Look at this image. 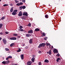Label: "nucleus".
Returning a JSON list of instances; mask_svg holds the SVG:
<instances>
[{"instance_id": "49530a36", "label": "nucleus", "mask_w": 65, "mask_h": 65, "mask_svg": "<svg viewBox=\"0 0 65 65\" xmlns=\"http://www.w3.org/2000/svg\"><path fill=\"white\" fill-rule=\"evenodd\" d=\"M22 2H25V0H23Z\"/></svg>"}, {"instance_id": "bb28decb", "label": "nucleus", "mask_w": 65, "mask_h": 65, "mask_svg": "<svg viewBox=\"0 0 65 65\" xmlns=\"http://www.w3.org/2000/svg\"><path fill=\"white\" fill-rule=\"evenodd\" d=\"M8 58H9H9H12V56H8Z\"/></svg>"}, {"instance_id": "7ed1b4c3", "label": "nucleus", "mask_w": 65, "mask_h": 65, "mask_svg": "<svg viewBox=\"0 0 65 65\" xmlns=\"http://www.w3.org/2000/svg\"><path fill=\"white\" fill-rule=\"evenodd\" d=\"M3 41L5 44L6 43V42H7V41L5 39H3Z\"/></svg>"}, {"instance_id": "ddd939ff", "label": "nucleus", "mask_w": 65, "mask_h": 65, "mask_svg": "<svg viewBox=\"0 0 65 65\" xmlns=\"http://www.w3.org/2000/svg\"><path fill=\"white\" fill-rule=\"evenodd\" d=\"M44 62L46 63H48L49 62V60L47 59H45L44 61Z\"/></svg>"}, {"instance_id": "cd10ccee", "label": "nucleus", "mask_w": 65, "mask_h": 65, "mask_svg": "<svg viewBox=\"0 0 65 65\" xmlns=\"http://www.w3.org/2000/svg\"><path fill=\"white\" fill-rule=\"evenodd\" d=\"M59 60H60V58H58L57 59V62H59Z\"/></svg>"}, {"instance_id": "09e8293b", "label": "nucleus", "mask_w": 65, "mask_h": 65, "mask_svg": "<svg viewBox=\"0 0 65 65\" xmlns=\"http://www.w3.org/2000/svg\"><path fill=\"white\" fill-rule=\"evenodd\" d=\"M3 34V33H2V32H1V33H0V34L1 35H2Z\"/></svg>"}, {"instance_id": "f03ea898", "label": "nucleus", "mask_w": 65, "mask_h": 65, "mask_svg": "<svg viewBox=\"0 0 65 65\" xmlns=\"http://www.w3.org/2000/svg\"><path fill=\"white\" fill-rule=\"evenodd\" d=\"M17 14V10H15L12 13V14L13 15H15Z\"/></svg>"}, {"instance_id": "4d7b16f0", "label": "nucleus", "mask_w": 65, "mask_h": 65, "mask_svg": "<svg viewBox=\"0 0 65 65\" xmlns=\"http://www.w3.org/2000/svg\"><path fill=\"white\" fill-rule=\"evenodd\" d=\"M1 0H0V2H1Z\"/></svg>"}, {"instance_id": "39448f33", "label": "nucleus", "mask_w": 65, "mask_h": 65, "mask_svg": "<svg viewBox=\"0 0 65 65\" xmlns=\"http://www.w3.org/2000/svg\"><path fill=\"white\" fill-rule=\"evenodd\" d=\"M10 40H16L17 38L15 37H13L10 38Z\"/></svg>"}, {"instance_id": "dca6fc26", "label": "nucleus", "mask_w": 65, "mask_h": 65, "mask_svg": "<svg viewBox=\"0 0 65 65\" xmlns=\"http://www.w3.org/2000/svg\"><path fill=\"white\" fill-rule=\"evenodd\" d=\"M26 17H22V20H26Z\"/></svg>"}, {"instance_id": "c9c22d12", "label": "nucleus", "mask_w": 65, "mask_h": 65, "mask_svg": "<svg viewBox=\"0 0 65 65\" xmlns=\"http://www.w3.org/2000/svg\"><path fill=\"white\" fill-rule=\"evenodd\" d=\"M6 60H9V58H8V57H7V58H6Z\"/></svg>"}, {"instance_id": "a19ab883", "label": "nucleus", "mask_w": 65, "mask_h": 65, "mask_svg": "<svg viewBox=\"0 0 65 65\" xmlns=\"http://www.w3.org/2000/svg\"><path fill=\"white\" fill-rule=\"evenodd\" d=\"M46 45H47L48 46L50 45V44H48V43H46Z\"/></svg>"}, {"instance_id": "4be33fe9", "label": "nucleus", "mask_w": 65, "mask_h": 65, "mask_svg": "<svg viewBox=\"0 0 65 65\" xmlns=\"http://www.w3.org/2000/svg\"><path fill=\"white\" fill-rule=\"evenodd\" d=\"M19 30L20 31H24V29H19Z\"/></svg>"}, {"instance_id": "473e14b6", "label": "nucleus", "mask_w": 65, "mask_h": 65, "mask_svg": "<svg viewBox=\"0 0 65 65\" xmlns=\"http://www.w3.org/2000/svg\"><path fill=\"white\" fill-rule=\"evenodd\" d=\"M46 39H47V38L46 37H45L44 38V40H46Z\"/></svg>"}, {"instance_id": "c85d7f7f", "label": "nucleus", "mask_w": 65, "mask_h": 65, "mask_svg": "<svg viewBox=\"0 0 65 65\" xmlns=\"http://www.w3.org/2000/svg\"><path fill=\"white\" fill-rule=\"evenodd\" d=\"M21 49H19L18 51H17V52H21Z\"/></svg>"}, {"instance_id": "9b49d317", "label": "nucleus", "mask_w": 65, "mask_h": 65, "mask_svg": "<svg viewBox=\"0 0 65 65\" xmlns=\"http://www.w3.org/2000/svg\"><path fill=\"white\" fill-rule=\"evenodd\" d=\"M21 59L23 60L24 59V54H22L21 55Z\"/></svg>"}, {"instance_id": "052dcab7", "label": "nucleus", "mask_w": 65, "mask_h": 65, "mask_svg": "<svg viewBox=\"0 0 65 65\" xmlns=\"http://www.w3.org/2000/svg\"><path fill=\"white\" fill-rule=\"evenodd\" d=\"M17 65H18L17 64Z\"/></svg>"}, {"instance_id": "8fccbe9b", "label": "nucleus", "mask_w": 65, "mask_h": 65, "mask_svg": "<svg viewBox=\"0 0 65 65\" xmlns=\"http://www.w3.org/2000/svg\"><path fill=\"white\" fill-rule=\"evenodd\" d=\"M48 15H45V17H48Z\"/></svg>"}, {"instance_id": "9d476101", "label": "nucleus", "mask_w": 65, "mask_h": 65, "mask_svg": "<svg viewBox=\"0 0 65 65\" xmlns=\"http://www.w3.org/2000/svg\"><path fill=\"white\" fill-rule=\"evenodd\" d=\"M22 11H20L19 12V14H18L19 15V17H20L21 16H22Z\"/></svg>"}, {"instance_id": "6e6d98bb", "label": "nucleus", "mask_w": 65, "mask_h": 65, "mask_svg": "<svg viewBox=\"0 0 65 65\" xmlns=\"http://www.w3.org/2000/svg\"><path fill=\"white\" fill-rule=\"evenodd\" d=\"M25 45L24 44H23V46H25Z\"/></svg>"}, {"instance_id": "a211bd4d", "label": "nucleus", "mask_w": 65, "mask_h": 65, "mask_svg": "<svg viewBox=\"0 0 65 65\" xmlns=\"http://www.w3.org/2000/svg\"><path fill=\"white\" fill-rule=\"evenodd\" d=\"M2 63L3 64H4V65H5V64H6V61H3L2 62Z\"/></svg>"}, {"instance_id": "c03bdc74", "label": "nucleus", "mask_w": 65, "mask_h": 65, "mask_svg": "<svg viewBox=\"0 0 65 65\" xmlns=\"http://www.w3.org/2000/svg\"><path fill=\"white\" fill-rule=\"evenodd\" d=\"M45 18H46V19H47L48 18V17H45Z\"/></svg>"}, {"instance_id": "a878e982", "label": "nucleus", "mask_w": 65, "mask_h": 65, "mask_svg": "<svg viewBox=\"0 0 65 65\" xmlns=\"http://www.w3.org/2000/svg\"><path fill=\"white\" fill-rule=\"evenodd\" d=\"M8 4H5L3 6H8Z\"/></svg>"}, {"instance_id": "4468645a", "label": "nucleus", "mask_w": 65, "mask_h": 65, "mask_svg": "<svg viewBox=\"0 0 65 65\" xmlns=\"http://www.w3.org/2000/svg\"><path fill=\"white\" fill-rule=\"evenodd\" d=\"M10 11L11 12H12V11H13V7H12V8L10 9Z\"/></svg>"}, {"instance_id": "58836bf2", "label": "nucleus", "mask_w": 65, "mask_h": 65, "mask_svg": "<svg viewBox=\"0 0 65 65\" xmlns=\"http://www.w3.org/2000/svg\"><path fill=\"white\" fill-rule=\"evenodd\" d=\"M28 48V46H26V47H25V49L26 48V49L27 48Z\"/></svg>"}, {"instance_id": "5701e85b", "label": "nucleus", "mask_w": 65, "mask_h": 65, "mask_svg": "<svg viewBox=\"0 0 65 65\" xmlns=\"http://www.w3.org/2000/svg\"><path fill=\"white\" fill-rule=\"evenodd\" d=\"M31 23H29L27 25V26L28 27H31Z\"/></svg>"}, {"instance_id": "f704fd0d", "label": "nucleus", "mask_w": 65, "mask_h": 65, "mask_svg": "<svg viewBox=\"0 0 65 65\" xmlns=\"http://www.w3.org/2000/svg\"><path fill=\"white\" fill-rule=\"evenodd\" d=\"M17 6H20V3H18L17 4Z\"/></svg>"}, {"instance_id": "0eeeda50", "label": "nucleus", "mask_w": 65, "mask_h": 65, "mask_svg": "<svg viewBox=\"0 0 65 65\" xmlns=\"http://www.w3.org/2000/svg\"><path fill=\"white\" fill-rule=\"evenodd\" d=\"M47 54H49L50 55H51V54H52V52H51V50H50L49 51L47 52Z\"/></svg>"}, {"instance_id": "423d86ee", "label": "nucleus", "mask_w": 65, "mask_h": 65, "mask_svg": "<svg viewBox=\"0 0 65 65\" xmlns=\"http://www.w3.org/2000/svg\"><path fill=\"white\" fill-rule=\"evenodd\" d=\"M28 65H31V64H32V62L31 61H29L27 63Z\"/></svg>"}, {"instance_id": "6e6552de", "label": "nucleus", "mask_w": 65, "mask_h": 65, "mask_svg": "<svg viewBox=\"0 0 65 65\" xmlns=\"http://www.w3.org/2000/svg\"><path fill=\"white\" fill-rule=\"evenodd\" d=\"M54 53H58V50L56 49H54Z\"/></svg>"}, {"instance_id": "5fc2aeb1", "label": "nucleus", "mask_w": 65, "mask_h": 65, "mask_svg": "<svg viewBox=\"0 0 65 65\" xmlns=\"http://www.w3.org/2000/svg\"><path fill=\"white\" fill-rule=\"evenodd\" d=\"M15 1L16 3H17V1L16 0H15Z\"/></svg>"}, {"instance_id": "1a4fd4ad", "label": "nucleus", "mask_w": 65, "mask_h": 65, "mask_svg": "<svg viewBox=\"0 0 65 65\" xmlns=\"http://www.w3.org/2000/svg\"><path fill=\"white\" fill-rule=\"evenodd\" d=\"M28 33H33V30H30L29 31H28Z\"/></svg>"}, {"instance_id": "37998d69", "label": "nucleus", "mask_w": 65, "mask_h": 65, "mask_svg": "<svg viewBox=\"0 0 65 65\" xmlns=\"http://www.w3.org/2000/svg\"><path fill=\"white\" fill-rule=\"evenodd\" d=\"M57 56L58 57H59L60 56V54H57Z\"/></svg>"}, {"instance_id": "3c124183", "label": "nucleus", "mask_w": 65, "mask_h": 65, "mask_svg": "<svg viewBox=\"0 0 65 65\" xmlns=\"http://www.w3.org/2000/svg\"><path fill=\"white\" fill-rule=\"evenodd\" d=\"M18 38H20V36H18Z\"/></svg>"}, {"instance_id": "aec40b11", "label": "nucleus", "mask_w": 65, "mask_h": 65, "mask_svg": "<svg viewBox=\"0 0 65 65\" xmlns=\"http://www.w3.org/2000/svg\"><path fill=\"white\" fill-rule=\"evenodd\" d=\"M14 45V43H12L10 45V46L11 47H12L13 45Z\"/></svg>"}, {"instance_id": "b1692460", "label": "nucleus", "mask_w": 65, "mask_h": 65, "mask_svg": "<svg viewBox=\"0 0 65 65\" xmlns=\"http://www.w3.org/2000/svg\"><path fill=\"white\" fill-rule=\"evenodd\" d=\"M3 26L2 24H0V29H1L2 28V26Z\"/></svg>"}, {"instance_id": "13d9d810", "label": "nucleus", "mask_w": 65, "mask_h": 65, "mask_svg": "<svg viewBox=\"0 0 65 65\" xmlns=\"http://www.w3.org/2000/svg\"><path fill=\"white\" fill-rule=\"evenodd\" d=\"M18 11V10H17V12Z\"/></svg>"}, {"instance_id": "393cba45", "label": "nucleus", "mask_w": 65, "mask_h": 65, "mask_svg": "<svg viewBox=\"0 0 65 65\" xmlns=\"http://www.w3.org/2000/svg\"><path fill=\"white\" fill-rule=\"evenodd\" d=\"M9 61L8 60L6 61V64H8V63H9Z\"/></svg>"}, {"instance_id": "f257e3e1", "label": "nucleus", "mask_w": 65, "mask_h": 65, "mask_svg": "<svg viewBox=\"0 0 65 65\" xmlns=\"http://www.w3.org/2000/svg\"><path fill=\"white\" fill-rule=\"evenodd\" d=\"M45 45V44L44 43H42V44H40L39 46H38V48H40L41 47H44Z\"/></svg>"}, {"instance_id": "72a5a7b5", "label": "nucleus", "mask_w": 65, "mask_h": 65, "mask_svg": "<svg viewBox=\"0 0 65 65\" xmlns=\"http://www.w3.org/2000/svg\"><path fill=\"white\" fill-rule=\"evenodd\" d=\"M5 19V17H3L2 18V20H4Z\"/></svg>"}, {"instance_id": "2f4dec72", "label": "nucleus", "mask_w": 65, "mask_h": 65, "mask_svg": "<svg viewBox=\"0 0 65 65\" xmlns=\"http://www.w3.org/2000/svg\"><path fill=\"white\" fill-rule=\"evenodd\" d=\"M22 28H23V27L22 26H20L19 27V28L20 29H22Z\"/></svg>"}, {"instance_id": "e433bc0d", "label": "nucleus", "mask_w": 65, "mask_h": 65, "mask_svg": "<svg viewBox=\"0 0 65 65\" xmlns=\"http://www.w3.org/2000/svg\"><path fill=\"white\" fill-rule=\"evenodd\" d=\"M42 34L44 36H45V33H44L43 32V33Z\"/></svg>"}, {"instance_id": "de8ad7c7", "label": "nucleus", "mask_w": 65, "mask_h": 65, "mask_svg": "<svg viewBox=\"0 0 65 65\" xmlns=\"http://www.w3.org/2000/svg\"><path fill=\"white\" fill-rule=\"evenodd\" d=\"M10 6H13L12 4H10Z\"/></svg>"}, {"instance_id": "20e7f679", "label": "nucleus", "mask_w": 65, "mask_h": 65, "mask_svg": "<svg viewBox=\"0 0 65 65\" xmlns=\"http://www.w3.org/2000/svg\"><path fill=\"white\" fill-rule=\"evenodd\" d=\"M23 15H25V16L27 17L28 16V13H27V12H24V13L23 14Z\"/></svg>"}, {"instance_id": "603ef678", "label": "nucleus", "mask_w": 65, "mask_h": 65, "mask_svg": "<svg viewBox=\"0 0 65 65\" xmlns=\"http://www.w3.org/2000/svg\"><path fill=\"white\" fill-rule=\"evenodd\" d=\"M1 39H2V38H1V37L0 38V40H1Z\"/></svg>"}, {"instance_id": "c756f323", "label": "nucleus", "mask_w": 65, "mask_h": 65, "mask_svg": "<svg viewBox=\"0 0 65 65\" xmlns=\"http://www.w3.org/2000/svg\"><path fill=\"white\" fill-rule=\"evenodd\" d=\"M22 8L23 9H25V8H26V6H23L22 7Z\"/></svg>"}, {"instance_id": "a18cd8bd", "label": "nucleus", "mask_w": 65, "mask_h": 65, "mask_svg": "<svg viewBox=\"0 0 65 65\" xmlns=\"http://www.w3.org/2000/svg\"><path fill=\"white\" fill-rule=\"evenodd\" d=\"M5 33H6V34H8V32H6Z\"/></svg>"}, {"instance_id": "2eb2a0df", "label": "nucleus", "mask_w": 65, "mask_h": 65, "mask_svg": "<svg viewBox=\"0 0 65 65\" xmlns=\"http://www.w3.org/2000/svg\"><path fill=\"white\" fill-rule=\"evenodd\" d=\"M29 43H32V40L31 39H30L29 40Z\"/></svg>"}, {"instance_id": "4c0bfd02", "label": "nucleus", "mask_w": 65, "mask_h": 65, "mask_svg": "<svg viewBox=\"0 0 65 65\" xmlns=\"http://www.w3.org/2000/svg\"><path fill=\"white\" fill-rule=\"evenodd\" d=\"M39 65H41V63L40 62H39Z\"/></svg>"}, {"instance_id": "7c9ffc66", "label": "nucleus", "mask_w": 65, "mask_h": 65, "mask_svg": "<svg viewBox=\"0 0 65 65\" xmlns=\"http://www.w3.org/2000/svg\"><path fill=\"white\" fill-rule=\"evenodd\" d=\"M13 36H17V34H13Z\"/></svg>"}, {"instance_id": "f8f14e48", "label": "nucleus", "mask_w": 65, "mask_h": 65, "mask_svg": "<svg viewBox=\"0 0 65 65\" xmlns=\"http://www.w3.org/2000/svg\"><path fill=\"white\" fill-rule=\"evenodd\" d=\"M31 35L29 34H28L26 35V36L27 37H30V36H31Z\"/></svg>"}, {"instance_id": "bf43d9fd", "label": "nucleus", "mask_w": 65, "mask_h": 65, "mask_svg": "<svg viewBox=\"0 0 65 65\" xmlns=\"http://www.w3.org/2000/svg\"><path fill=\"white\" fill-rule=\"evenodd\" d=\"M17 36L18 35V34H17Z\"/></svg>"}, {"instance_id": "f3484780", "label": "nucleus", "mask_w": 65, "mask_h": 65, "mask_svg": "<svg viewBox=\"0 0 65 65\" xmlns=\"http://www.w3.org/2000/svg\"><path fill=\"white\" fill-rule=\"evenodd\" d=\"M31 61L32 62H34V58L33 57L31 59Z\"/></svg>"}, {"instance_id": "6ab92c4d", "label": "nucleus", "mask_w": 65, "mask_h": 65, "mask_svg": "<svg viewBox=\"0 0 65 65\" xmlns=\"http://www.w3.org/2000/svg\"><path fill=\"white\" fill-rule=\"evenodd\" d=\"M35 31H39V29L38 28H37L35 29Z\"/></svg>"}, {"instance_id": "ea45409f", "label": "nucleus", "mask_w": 65, "mask_h": 65, "mask_svg": "<svg viewBox=\"0 0 65 65\" xmlns=\"http://www.w3.org/2000/svg\"><path fill=\"white\" fill-rule=\"evenodd\" d=\"M20 4L21 5H22V4H23V3L21 2Z\"/></svg>"}, {"instance_id": "79ce46f5", "label": "nucleus", "mask_w": 65, "mask_h": 65, "mask_svg": "<svg viewBox=\"0 0 65 65\" xmlns=\"http://www.w3.org/2000/svg\"><path fill=\"white\" fill-rule=\"evenodd\" d=\"M38 53H39V54H40V53H41V51H39L38 52Z\"/></svg>"}, {"instance_id": "864d4df0", "label": "nucleus", "mask_w": 65, "mask_h": 65, "mask_svg": "<svg viewBox=\"0 0 65 65\" xmlns=\"http://www.w3.org/2000/svg\"><path fill=\"white\" fill-rule=\"evenodd\" d=\"M51 47H52V49L53 48V46H52Z\"/></svg>"}, {"instance_id": "412c9836", "label": "nucleus", "mask_w": 65, "mask_h": 65, "mask_svg": "<svg viewBox=\"0 0 65 65\" xmlns=\"http://www.w3.org/2000/svg\"><path fill=\"white\" fill-rule=\"evenodd\" d=\"M5 50L6 51H9V49L8 48H5Z\"/></svg>"}]
</instances>
